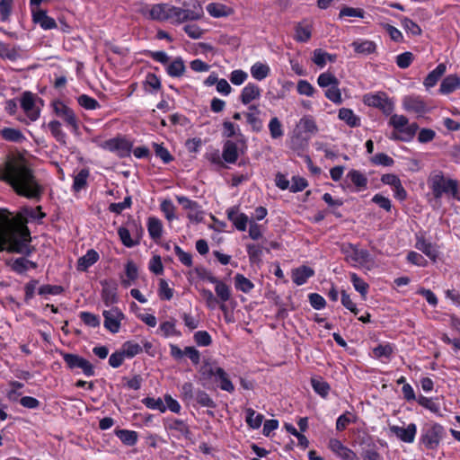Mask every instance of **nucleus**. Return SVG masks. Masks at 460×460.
Returning <instances> with one entry per match:
<instances>
[{
    "instance_id": "nucleus-50",
    "label": "nucleus",
    "mask_w": 460,
    "mask_h": 460,
    "mask_svg": "<svg viewBox=\"0 0 460 460\" xmlns=\"http://www.w3.org/2000/svg\"><path fill=\"white\" fill-rule=\"evenodd\" d=\"M170 6L166 4H155L150 10V16L155 20H167L169 19L168 10Z\"/></svg>"
},
{
    "instance_id": "nucleus-9",
    "label": "nucleus",
    "mask_w": 460,
    "mask_h": 460,
    "mask_svg": "<svg viewBox=\"0 0 460 460\" xmlns=\"http://www.w3.org/2000/svg\"><path fill=\"white\" fill-rule=\"evenodd\" d=\"M54 113L63 119L67 127H70L73 131H77L79 128V121L75 111L65 104L62 101L56 100L52 102Z\"/></svg>"
},
{
    "instance_id": "nucleus-4",
    "label": "nucleus",
    "mask_w": 460,
    "mask_h": 460,
    "mask_svg": "<svg viewBox=\"0 0 460 460\" xmlns=\"http://www.w3.org/2000/svg\"><path fill=\"white\" fill-rule=\"evenodd\" d=\"M341 252L344 255L346 261L353 267L365 266L373 261L367 250L360 249L358 244L351 243H342Z\"/></svg>"
},
{
    "instance_id": "nucleus-15",
    "label": "nucleus",
    "mask_w": 460,
    "mask_h": 460,
    "mask_svg": "<svg viewBox=\"0 0 460 460\" xmlns=\"http://www.w3.org/2000/svg\"><path fill=\"white\" fill-rule=\"evenodd\" d=\"M208 376L215 377V382L218 384V387L221 390L228 393L234 391V386L229 379L228 374L222 367H210Z\"/></svg>"
},
{
    "instance_id": "nucleus-51",
    "label": "nucleus",
    "mask_w": 460,
    "mask_h": 460,
    "mask_svg": "<svg viewBox=\"0 0 460 460\" xmlns=\"http://www.w3.org/2000/svg\"><path fill=\"white\" fill-rule=\"evenodd\" d=\"M118 234L121 243L128 248H132L139 243V240L131 238L130 232L128 228L120 226L118 229Z\"/></svg>"
},
{
    "instance_id": "nucleus-46",
    "label": "nucleus",
    "mask_w": 460,
    "mask_h": 460,
    "mask_svg": "<svg viewBox=\"0 0 460 460\" xmlns=\"http://www.w3.org/2000/svg\"><path fill=\"white\" fill-rule=\"evenodd\" d=\"M12 268L15 272L22 274L25 272L29 268H37V263L21 257L14 260Z\"/></svg>"
},
{
    "instance_id": "nucleus-53",
    "label": "nucleus",
    "mask_w": 460,
    "mask_h": 460,
    "mask_svg": "<svg viewBox=\"0 0 460 460\" xmlns=\"http://www.w3.org/2000/svg\"><path fill=\"white\" fill-rule=\"evenodd\" d=\"M142 402L151 410H156L160 412L166 411V406L161 398L146 397L142 400Z\"/></svg>"
},
{
    "instance_id": "nucleus-1",
    "label": "nucleus",
    "mask_w": 460,
    "mask_h": 460,
    "mask_svg": "<svg viewBox=\"0 0 460 460\" xmlns=\"http://www.w3.org/2000/svg\"><path fill=\"white\" fill-rule=\"evenodd\" d=\"M41 206L21 208L16 217L6 208H0V245L10 252L30 255L31 233L27 224L36 221L40 224L46 217Z\"/></svg>"
},
{
    "instance_id": "nucleus-30",
    "label": "nucleus",
    "mask_w": 460,
    "mask_h": 460,
    "mask_svg": "<svg viewBox=\"0 0 460 460\" xmlns=\"http://www.w3.org/2000/svg\"><path fill=\"white\" fill-rule=\"evenodd\" d=\"M0 137L9 142L22 143L26 137L20 129L13 128H4L0 130Z\"/></svg>"
},
{
    "instance_id": "nucleus-29",
    "label": "nucleus",
    "mask_w": 460,
    "mask_h": 460,
    "mask_svg": "<svg viewBox=\"0 0 460 460\" xmlns=\"http://www.w3.org/2000/svg\"><path fill=\"white\" fill-rule=\"evenodd\" d=\"M126 278L121 279V284L124 288H128L135 283L138 277V270L136 263L128 261L125 265Z\"/></svg>"
},
{
    "instance_id": "nucleus-61",
    "label": "nucleus",
    "mask_w": 460,
    "mask_h": 460,
    "mask_svg": "<svg viewBox=\"0 0 460 460\" xmlns=\"http://www.w3.org/2000/svg\"><path fill=\"white\" fill-rule=\"evenodd\" d=\"M371 162L376 165L392 166L394 164V159L385 153H377L371 158Z\"/></svg>"
},
{
    "instance_id": "nucleus-22",
    "label": "nucleus",
    "mask_w": 460,
    "mask_h": 460,
    "mask_svg": "<svg viewBox=\"0 0 460 460\" xmlns=\"http://www.w3.org/2000/svg\"><path fill=\"white\" fill-rule=\"evenodd\" d=\"M102 298L106 306H111L118 302L117 285L115 283L103 282Z\"/></svg>"
},
{
    "instance_id": "nucleus-13",
    "label": "nucleus",
    "mask_w": 460,
    "mask_h": 460,
    "mask_svg": "<svg viewBox=\"0 0 460 460\" xmlns=\"http://www.w3.org/2000/svg\"><path fill=\"white\" fill-rule=\"evenodd\" d=\"M170 354L175 360H181L183 356H187L193 365H198L200 362V352L192 346L185 347L181 350L180 347L175 344H170Z\"/></svg>"
},
{
    "instance_id": "nucleus-19",
    "label": "nucleus",
    "mask_w": 460,
    "mask_h": 460,
    "mask_svg": "<svg viewBox=\"0 0 460 460\" xmlns=\"http://www.w3.org/2000/svg\"><path fill=\"white\" fill-rule=\"evenodd\" d=\"M32 20L39 24L43 30H51L57 28L56 21L49 17L46 11L41 9H32Z\"/></svg>"
},
{
    "instance_id": "nucleus-42",
    "label": "nucleus",
    "mask_w": 460,
    "mask_h": 460,
    "mask_svg": "<svg viewBox=\"0 0 460 460\" xmlns=\"http://www.w3.org/2000/svg\"><path fill=\"white\" fill-rule=\"evenodd\" d=\"M234 288L243 293H249L254 288V284L243 274L234 276Z\"/></svg>"
},
{
    "instance_id": "nucleus-26",
    "label": "nucleus",
    "mask_w": 460,
    "mask_h": 460,
    "mask_svg": "<svg viewBox=\"0 0 460 460\" xmlns=\"http://www.w3.org/2000/svg\"><path fill=\"white\" fill-rule=\"evenodd\" d=\"M99 260L98 252L90 249L86 253L80 257L77 261V270L80 271H86L91 266H93Z\"/></svg>"
},
{
    "instance_id": "nucleus-49",
    "label": "nucleus",
    "mask_w": 460,
    "mask_h": 460,
    "mask_svg": "<svg viewBox=\"0 0 460 460\" xmlns=\"http://www.w3.org/2000/svg\"><path fill=\"white\" fill-rule=\"evenodd\" d=\"M89 177V171L82 169L75 177L73 182V190L76 192L80 191L87 185V178Z\"/></svg>"
},
{
    "instance_id": "nucleus-34",
    "label": "nucleus",
    "mask_w": 460,
    "mask_h": 460,
    "mask_svg": "<svg viewBox=\"0 0 460 460\" xmlns=\"http://www.w3.org/2000/svg\"><path fill=\"white\" fill-rule=\"evenodd\" d=\"M158 332H160L164 338L181 336V332L176 329V321L174 319L163 322L159 325Z\"/></svg>"
},
{
    "instance_id": "nucleus-54",
    "label": "nucleus",
    "mask_w": 460,
    "mask_h": 460,
    "mask_svg": "<svg viewBox=\"0 0 460 460\" xmlns=\"http://www.w3.org/2000/svg\"><path fill=\"white\" fill-rule=\"evenodd\" d=\"M79 317L81 321L89 327L96 328L101 324L100 317L90 312H81Z\"/></svg>"
},
{
    "instance_id": "nucleus-62",
    "label": "nucleus",
    "mask_w": 460,
    "mask_h": 460,
    "mask_svg": "<svg viewBox=\"0 0 460 460\" xmlns=\"http://www.w3.org/2000/svg\"><path fill=\"white\" fill-rule=\"evenodd\" d=\"M355 421V416L350 412H346L341 415L336 421V429L338 431H342L347 429L349 425Z\"/></svg>"
},
{
    "instance_id": "nucleus-56",
    "label": "nucleus",
    "mask_w": 460,
    "mask_h": 460,
    "mask_svg": "<svg viewBox=\"0 0 460 460\" xmlns=\"http://www.w3.org/2000/svg\"><path fill=\"white\" fill-rule=\"evenodd\" d=\"M417 402L420 405L429 409L430 411L434 413H439L440 411L439 403L434 401L432 398H428L420 394L417 398Z\"/></svg>"
},
{
    "instance_id": "nucleus-27",
    "label": "nucleus",
    "mask_w": 460,
    "mask_h": 460,
    "mask_svg": "<svg viewBox=\"0 0 460 460\" xmlns=\"http://www.w3.org/2000/svg\"><path fill=\"white\" fill-rule=\"evenodd\" d=\"M338 118L350 128L360 126V118L351 109L341 108L338 112Z\"/></svg>"
},
{
    "instance_id": "nucleus-20",
    "label": "nucleus",
    "mask_w": 460,
    "mask_h": 460,
    "mask_svg": "<svg viewBox=\"0 0 460 460\" xmlns=\"http://www.w3.org/2000/svg\"><path fill=\"white\" fill-rule=\"evenodd\" d=\"M261 90L257 84L248 83L241 92L240 101L244 105L249 104L252 101L258 100L261 97Z\"/></svg>"
},
{
    "instance_id": "nucleus-52",
    "label": "nucleus",
    "mask_w": 460,
    "mask_h": 460,
    "mask_svg": "<svg viewBox=\"0 0 460 460\" xmlns=\"http://www.w3.org/2000/svg\"><path fill=\"white\" fill-rule=\"evenodd\" d=\"M317 84L322 88H328L333 84H339L338 78L332 73H322L317 78Z\"/></svg>"
},
{
    "instance_id": "nucleus-39",
    "label": "nucleus",
    "mask_w": 460,
    "mask_h": 460,
    "mask_svg": "<svg viewBox=\"0 0 460 460\" xmlns=\"http://www.w3.org/2000/svg\"><path fill=\"white\" fill-rule=\"evenodd\" d=\"M147 230L153 240H157L162 236L163 225L157 217H149L147 222Z\"/></svg>"
},
{
    "instance_id": "nucleus-6",
    "label": "nucleus",
    "mask_w": 460,
    "mask_h": 460,
    "mask_svg": "<svg viewBox=\"0 0 460 460\" xmlns=\"http://www.w3.org/2000/svg\"><path fill=\"white\" fill-rule=\"evenodd\" d=\"M456 180L446 179L442 172L432 175L429 180V188L436 199H441L444 194H451L456 189Z\"/></svg>"
},
{
    "instance_id": "nucleus-16",
    "label": "nucleus",
    "mask_w": 460,
    "mask_h": 460,
    "mask_svg": "<svg viewBox=\"0 0 460 460\" xmlns=\"http://www.w3.org/2000/svg\"><path fill=\"white\" fill-rule=\"evenodd\" d=\"M226 216L227 219L233 223L234 227L242 232L247 229V225L251 222L248 216L240 212L239 208L235 206L226 209Z\"/></svg>"
},
{
    "instance_id": "nucleus-47",
    "label": "nucleus",
    "mask_w": 460,
    "mask_h": 460,
    "mask_svg": "<svg viewBox=\"0 0 460 460\" xmlns=\"http://www.w3.org/2000/svg\"><path fill=\"white\" fill-rule=\"evenodd\" d=\"M349 278L355 290L365 297L368 291L369 285L356 273H350Z\"/></svg>"
},
{
    "instance_id": "nucleus-57",
    "label": "nucleus",
    "mask_w": 460,
    "mask_h": 460,
    "mask_svg": "<svg viewBox=\"0 0 460 460\" xmlns=\"http://www.w3.org/2000/svg\"><path fill=\"white\" fill-rule=\"evenodd\" d=\"M324 94L327 99L335 104H341L342 102V97L339 89V84H333L328 87Z\"/></svg>"
},
{
    "instance_id": "nucleus-18",
    "label": "nucleus",
    "mask_w": 460,
    "mask_h": 460,
    "mask_svg": "<svg viewBox=\"0 0 460 460\" xmlns=\"http://www.w3.org/2000/svg\"><path fill=\"white\" fill-rule=\"evenodd\" d=\"M328 447L332 453L343 460H358L357 455L338 439H331Z\"/></svg>"
},
{
    "instance_id": "nucleus-10",
    "label": "nucleus",
    "mask_w": 460,
    "mask_h": 460,
    "mask_svg": "<svg viewBox=\"0 0 460 460\" xmlns=\"http://www.w3.org/2000/svg\"><path fill=\"white\" fill-rule=\"evenodd\" d=\"M402 108L411 113L416 114L418 118L423 117L430 111L424 99L420 95H407L402 99Z\"/></svg>"
},
{
    "instance_id": "nucleus-21",
    "label": "nucleus",
    "mask_w": 460,
    "mask_h": 460,
    "mask_svg": "<svg viewBox=\"0 0 460 460\" xmlns=\"http://www.w3.org/2000/svg\"><path fill=\"white\" fill-rule=\"evenodd\" d=\"M415 248L417 250L420 251L421 252H423L433 261H435L437 260V257L438 255V251L436 245H434L430 242H428L422 236H417Z\"/></svg>"
},
{
    "instance_id": "nucleus-33",
    "label": "nucleus",
    "mask_w": 460,
    "mask_h": 460,
    "mask_svg": "<svg viewBox=\"0 0 460 460\" xmlns=\"http://www.w3.org/2000/svg\"><path fill=\"white\" fill-rule=\"evenodd\" d=\"M351 46L353 47L355 52L363 55H369L376 51V45L374 41L371 40H355L352 42Z\"/></svg>"
},
{
    "instance_id": "nucleus-11",
    "label": "nucleus",
    "mask_w": 460,
    "mask_h": 460,
    "mask_svg": "<svg viewBox=\"0 0 460 460\" xmlns=\"http://www.w3.org/2000/svg\"><path fill=\"white\" fill-rule=\"evenodd\" d=\"M63 359L70 369L80 368L86 376H93L95 374L93 366L76 354L64 353Z\"/></svg>"
},
{
    "instance_id": "nucleus-25",
    "label": "nucleus",
    "mask_w": 460,
    "mask_h": 460,
    "mask_svg": "<svg viewBox=\"0 0 460 460\" xmlns=\"http://www.w3.org/2000/svg\"><path fill=\"white\" fill-rule=\"evenodd\" d=\"M456 89H460V77L456 75H449L442 80L439 93L441 94H449Z\"/></svg>"
},
{
    "instance_id": "nucleus-12",
    "label": "nucleus",
    "mask_w": 460,
    "mask_h": 460,
    "mask_svg": "<svg viewBox=\"0 0 460 460\" xmlns=\"http://www.w3.org/2000/svg\"><path fill=\"white\" fill-rule=\"evenodd\" d=\"M104 327L111 333H117L120 328V323L124 319L123 313L118 307H111L110 310H104Z\"/></svg>"
},
{
    "instance_id": "nucleus-32",
    "label": "nucleus",
    "mask_w": 460,
    "mask_h": 460,
    "mask_svg": "<svg viewBox=\"0 0 460 460\" xmlns=\"http://www.w3.org/2000/svg\"><path fill=\"white\" fill-rule=\"evenodd\" d=\"M311 385L314 391L322 396L326 398L330 393V385L321 376H314L311 378Z\"/></svg>"
},
{
    "instance_id": "nucleus-40",
    "label": "nucleus",
    "mask_w": 460,
    "mask_h": 460,
    "mask_svg": "<svg viewBox=\"0 0 460 460\" xmlns=\"http://www.w3.org/2000/svg\"><path fill=\"white\" fill-rule=\"evenodd\" d=\"M199 404L201 407L215 408L216 403L208 393L203 390L197 389L194 396V403Z\"/></svg>"
},
{
    "instance_id": "nucleus-7",
    "label": "nucleus",
    "mask_w": 460,
    "mask_h": 460,
    "mask_svg": "<svg viewBox=\"0 0 460 460\" xmlns=\"http://www.w3.org/2000/svg\"><path fill=\"white\" fill-rule=\"evenodd\" d=\"M103 150L117 154L119 157H127L132 150V143L124 137H116L106 141L97 143Z\"/></svg>"
},
{
    "instance_id": "nucleus-14",
    "label": "nucleus",
    "mask_w": 460,
    "mask_h": 460,
    "mask_svg": "<svg viewBox=\"0 0 460 460\" xmlns=\"http://www.w3.org/2000/svg\"><path fill=\"white\" fill-rule=\"evenodd\" d=\"M177 201L186 210H189L188 217L191 221L201 222L203 219V212L198 202L190 199L185 196H176Z\"/></svg>"
},
{
    "instance_id": "nucleus-43",
    "label": "nucleus",
    "mask_w": 460,
    "mask_h": 460,
    "mask_svg": "<svg viewBox=\"0 0 460 460\" xmlns=\"http://www.w3.org/2000/svg\"><path fill=\"white\" fill-rule=\"evenodd\" d=\"M394 347L390 343L379 344L373 349V355L376 358L390 359Z\"/></svg>"
},
{
    "instance_id": "nucleus-23",
    "label": "nucleus",
    "mask_w": 460,
    "mask_h": 460,
    "mask_svg": "<svg viewBox=\"0 0 460 460\" xmlns=\"http://www.w3.org/2000/svg\"><path fill=\"white\" fill-rule=\"evenodd\" d=\"M314 275V270L308 266H300L292 270V280L297 286H302L309 278Z\"/></svg>"
},
{
    "instance_id": "nucleus-37",
    "label": "nucleus",
    "mask_w": 460,
    "mask_h": 460,
    "mask_svg": "<svg viewBox=\"0 0 460 460\" xmlns=\"http://www.w3.org/2000/svg\"><path fill=\"white\" fill-rule=\"evenodd\" d=\"M186 70L181 58H177L172 61L166 67L167 74L172 77H181Z\"/></svg>"
},
{
    "instance_id": "nucleus-35",
    "label": "nucleus",
    "mask_w": 460,
    "mask_h": 460,
    "mask_svg": "<svg viewBox=\"0 0 460 460\" xmlns=\"http://www.w3.org/2000/svg\"><path fill=\"white\" fill-rule=\"evenodd\" d=\"M48 128L53 137L61 145L66 144V134L61 128V123L58 120H51L48 124Z\"/></svg>"
},
{
    "instance_id": "nucleus-38",
    "label": "nucleus",
    "mask_w": 460,
    "mask_h": 460,
    "mask_svg": "<svg viewBox=\"0 0 460 460\" xmlns=\"http://www.w3.org/2000/svg\"><path fill=\"white\" fill-rule=\"evenodd\" d=\"M347 178L357 187L358 190H364L367 186V178L358 170H350L347 173Z\"/></svg>"
},
{
    "instance_id": "nucleus-3",
    "label": "nucleus",
    "mask_w": 460,
    "mask_h": 460,
    "mask_svg": "<svg viewBox=\"0 0 460 460\" xmlns=\"http://www.w3.org/2000/svg\"><path fill=\"white\" fill-rule=\"evenodd\" d=\"M389 124L396 130L390 138L403 142L411 141L419 128L416 123L409 124V120L404 115H392Z\"/></svg>"
},
{
    "instance_id": "nucleus-2",
    "label": "nucleus",
    "mask_w": 460,
    "mask_h": 460,
    "mask_svg": "<svg viewBox=\"0 0 460 460\" xmlns=\"http://www.w3.org/2000/svg\"><path fill=\"white\" fill-rule=\"evenodd\" d=\"M0 180L20 197L40 201L45 188L35 175L30 160L22 154L9 155L0 168Z\"/></svg>"
},
{
    "instance_id": "nucleus-64",
    "label": "nucleus",
    "mask_w": 460,
    "mask_h": 460,
    "mask_svg": "<svg viewBox=\"0 0 460 460\" xmlns=\"http://www.w3.org/2000/svg\"><path fill=\"white\" fill-rule=\"evenodd\" d=\"M311 38V29L309 26L297 25L296 27L295 40L299 42H306Z\"/></svg>"
},
{
    "instance_id": "nucleus-31",
    "label": "nucleus",
    "mask_w": 460,
    "mask_h": 460,
    "mask_svg": "<svg viewBox=\"0 0 460 460\" xmlns=\"http://www.w3.org/2000/svg\"><path fill=\"white\" fill-rule=\"evenodd\" d=\"M207 12L215 18L226 17L231 14L230 7L220 3H210L206 7Z\"/></svg>"
},
{
    "instance_id": "nucleus-63",
    "label": "nucleus",
    "mask_w": 460,
    "mask_h": 460,
    "mask_svg": "<svg viewBox=\"0 0 460 460\" xmlns=\"http://www.w3.org/2000/svg\"><path fill=\"white\" fill-rule=\"evenodd\" d=\"M299 126L305 132L314 134L318 131L314 119L309 116L303 117L299 121Z\"/></svg>"
},
{
    "instance_id": "nucleus-58",
    "label": "nucleus",
    "mask_w": 460,
    "mask_h": 460,
    "mask_svg": "<svg viewBox=\"0 0 460 460\" xmlns=\"http://www.w3.org/2000/svg\"><path fill=\"white\" fill-rule=\"evenodd\" d=\"M193 340L198 346L208 347L212 343V338L207 331H198L193 335Z\"/></svg>"
},
{
    "instance_id": "nucleus-28",
    "label": "nucleus",
    "mask_w": 460,
    "mask_h": 460,
    "mask_svg": "<svg viewBox=\"0 0 460 460\" xmlns=\"http://www.w3.org/2000/svg\"><path fill=\"white\" fill-rule=\"evenodd\" d=\"M222 157L226 163L234 164L238 159L237 144L231 140L226 141L223 146Z\"/></svg>"
},
{
    "instance_id": "nucleus-45",
    "label": "nucleus",
    "mask_w": 460,
    "mask_h": 460,
    "mask_svg": "<svg viewBox=\"0 0 460 460\" xmlns=\"http://www.w3.org/2000/svg\"><path fill=\"white\" fill-rule=\"evenodd\" d=\"M196 391L192 383L186 382L181 387V397L187 404H194Z\"/></svg>"
},
{
    "instance_id": "nucleus-60",
    "label": "nucleus",
    "mask_w": 460,
    "mask_h": 460,
    "mask_svg": "<svg viewBox=\"0 0 460 460\" xmlns=\"http://www.w3.org/2000/svg\"><path fill=\"white\" fill-rule=\"evenodd\" d=\"M269 129L272 138H279L284 135L281 122L277 117H274L270 120Z\"/></svg>"
},
{
    "instance_id": "nucleus-59",
    "label": "nucleus",
    "mask_w": 460,
    "mask_h": 460,
    "mask_svg": "<svg viewBox=\"0 0 460 460\" xmlns=\"http://www.w3.org/2000/svg\"><path fill=\"white\" fill-rule=\"evenodd\" d=\"M402 25L406 32L411 34L412 36H419L421 34L420 27L412 20L407 17L402 19Z\"/></svg>"
},
{
    "instance_id": "nucleus-44",
    "label": "nucleus",
    "mask_w": 460,
    "mask_h": 460,
    "mask_svg": "<svg viewBox=\"0 0 460 460\" xmlns=\"http://www.w3.org/2000/svg\"><path fill=\"white\" fill-rule=\"evenodd\" d=\"M142 350V346L132 341H128L124 342L122 345V352L125 355V357L128 358H134L135 356L141 353Z\"/></svg>"
},
{
    "instance_id": "nucleus-36",
    "label": "nucleus",
    "mask_w": 460,
    "mask_h": 460,
    "mask_svg": "<svg viewBox=\"0 0 460 460\" xmlns=\"http://www.w3.org/2000/svg\"><path fill=\"white\" fill-rule=\"evenodd\" d=\"M252 76L258 80L262 81L269 76L270 68L267 64L261 62H256L251 66Z\"/></svg>"
},
{
    "instance_id": "nucleus-24",
    "label": "nucleus",
    "mask_w": 460,
    "mask_h": 460,
    "mask_svg": "<svg viewBox=\"0 0 460 460\" xmlns=\"http://www.w3.org/2000/svg\"><path fill=\"white\" fill-rule=\"evenodd\" d=\"M447 66L444 63H440L435 69L428 74L423 81V84L426 89H429L437 84L441 76L446 73Z\"/></svg>"
},
{
    "instance_id": "nucleus-8",
    "label": "nucleus",
    "mask_w": 460,
    "mask_h": 460,
    "mask_svg": "<svg viewBox=\"0 0 460 460\" xmlns=\"http://www.w3.org/2000/svg\"><path fill=\"white\" fill-rule=\"evenodd\" d=\"M363 102L369 107L381 110L385 115H390L394 109L393 102L383 92L365 94Z\"/></svg>"
},
{
    "instance_id": "nucleus-48",
    "label": "nucleus",
    "mask_w": 460,
    "mask_h": 460,
    "mask_svg": "<svg viewBox=\"0 0 460 460\" xmlns=\"http://www.w3.org/2000/svg\"><path fill=\"white\" fill-rule=\"evenodd\" d=\"M215 291L217 294V296L222 303L227 302L231 297V290L230 288L224 283L223 281L219 280L215 284Z\"/></svg>"
},
{
    "instance_id": "nucleus-5",
    "label": "nucleus",
    "mask_w": 460,
    "mask_h": 460,
    "mask_svg": "<svg viewBox=\"0 0 460 460\" xmlns=\"http://www.w3.org/2000/svg\"><path fill=\"white\" fill-rule=\"evenodd\" d=\"M20 104L31 121H36L40 116V106L43 100L31 92H24L21 97Z\"/></svg>"
},
{
    "instance_id": "nucleus-17",
    "label": "nucleus",
    "mask_w": 460,
    "mask_h": 460,
    "mask_svg": "<svg viewBox=\"0 0 460 460\" xmlns=\"http://www.w3.org/2000/svg\"><path fill=\"white\" fill-rule=\"evenodd\" d=\"M168 11L169 19H175L178 22H182L188 20H198L200 17V14L196 11L176 6H170Z\"/></svg>"
},
{
    "instance_id": "nucleus-55",
    "label": "nucleus",
    "mask_w": 460,
    "mask_h": 460,
    "mask_svg": "<svg viewBox=\"0 0 460 460\" xmlns=\"http://www.w3.org/2000/svg\"><path fill=\"white\" fill-rule=\"evenodd\" d=\"M80 106L85 110H96L100 108V103L93 97L87 94H81L77 98Z\"/></svg>"
},
{
    "instance_id": "nucleus-41",
    "label": "nucleus",
    "mask_w": 460,
    "mask_h": 460,
    "mask_svg": "<svg viewBox=\"0 0 460 460\" xmlns=\"http://www.w3.org/2000/svg\"><path fill=\"white\" fill-rule=\"evenodd\" d=\"M264 416L261 413L256 412L252 409L246 410V422L252 429H257L261 427Z\"/></svg>"
}]
</instances>
